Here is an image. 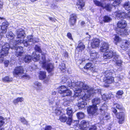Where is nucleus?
I'll return each instance as SVG.
<instances>
[{"mask_svg": "<svg viewBox=\"0 0 130 130\" xmlns=\"http://www.w3.org/2000/svg\"><path fill=\"white\" fill-rule=\"evenodd\" d=\"M6 37L8 38L9 41H12V42L13 39L15 37V35L13 34L12 32L10 31L6 34Z\"/></svg>", "mask_w": 130, "mask_h": 130, "instance_id": "nucleus-30", "label": "nucleus"}, {"mask_svg": "<svg viewBox=\"0 0 130 130\" xmlns=\"http://www.w3.org/2000/svg\"><path fill=\"white\" fill-rule=\"evenodd\" d=\"M124 7L125 9L128 10L130 9V2H126L124 5Z\"/></svg>", "mask_w": 130, "mask_h": 130, "instance_id": "nucleus-39", "label": "nucleus"}, {"mask_svg": "<svg viewBox=\"0 0 130 130\" xmlns=\"http://www.w3.org/2000/svg\"><path fill=\"white\" fill-rule=\"evenodd\" d=\"M10 46L9 44L7 43H4L3 44L2 50L0 51V63L3 62L4 56L8 55Z\"/></svg>", "mask_w": 130, "mask_h": 130, "instance_id": "nucleus-5", "label": "nucleus"}, {"mask_svg": "<svg viewBox=\"0 0 130 130\" xmlns=\"http://www.w3.org/2000/svg\"><path fill=\"white\" fill-rule=\"evenodd\" d=\"M59 67L60 69L61 70V71L62 70H65L66 68L65 67V64L64 63H61V64L60 65Z\"/></svg>", "mask_w": 130, "mask_h": 130, "instance_id": "nucleus-48", "label": "nucleus"}, {"mask_svg": "<svg viewBox=\"0 0 130 130\" xmlns=\"http://www.w3.org/2000/svg\"><path fill=\"white\" fill-rule=\"evenodd\" d=\"M58 92L61 94L62 97L71 95L72 94L71 91L68 89L67 87L62 86L59 87L58 89Z\"/></svg>", "mask_w": 130, "mask_h": 130, "instance_id": "nucleus-8", "label": "nucleus"}, {"mask_svg": "<svg viewBox=\"0 0 130 130\" xmlns=\"http://www.w3.org/2000/svg\"><path fill=\"white\" fill-rule=\"evenodd\" d=\"M24 72L23 68L22 66H19L16 67L14 71V75H19L23 73Z\"/></svg>", "mask_w": 130, "mask_h": 130, "instance_id": "nucleus-18", "label": "nucleus"}, {"mask_svg": "<svg viewBox=\"0 0 130 130\" xmlns=\"http://www.w3.org/2000/svg\"><path fill=\"white\" fill-rule=\"evenodd\" d=\"M73 86L74 87L73 90L74 92V96L77 97L82 96L83 101L78 103L77 106L79 109L84 108L87 104L88 102L90 99L91 95L94 93H101L100 89H95L89 87L86 84L82 82L73 83Z\"/></svg>", "mask_w": 130, "mask_h": 130, "instance_id": "nucleus-1", "label": "nucleus"}, {"mask_svg": "<svg viewBox=\"0 0 130 130\" xmlns=\"http://www.w3.org/2000/svg\"><path fill=\"white\" fill-rule=\"evenodd\" d=\"M113 60L114 61H116V63L117 66H121L122 62L121 60L118 59V58L116 59V60L115 59V58Z\"/></svg>", "mask_w": 130, "mask_h": 130, "instance_id": "nucleus-43", "label": "nucleus"}, {"mask_svg": "<svg viewBox=\"0 0 130 130\" xmlns=\"http://www.w3.org/2000/svg\"><path fill=\"white\" fill-rule=\"evenodd\" d=\"M85 69H89L93 72L96 71V68L91 63H88L86 64L84 67Z\"/></svg>", "mask_w": 130, "mask_h": 130, "instance_id": "nucleus-21", "label": "nucleus"}, {"mask_svg": "<svg viewBox=\"0 0 130 130\" xmlns=\"http://www.w3.org/2000/svg\"><path fill=\"white\" fill-rule=\"evenodd\" d=\"M54 101V99H52V100H51L50 99L49 100V102L50 103L52 104L53 103Z\"/></svg>", "mask_w": 130, "mask_h": 130, "instance_id": "nucleus-60", "label": "nucleus"}, {"mask_svg": "<svg viewBox=\"0 0 130 130\" xmlns=\"http://www.w3.org/2000/svg\"><path fill=\"white\" fill-rule=\"evenodd\" d=\"M9 63V61L8 60H6L5 61L4 64L6 67H7L8 66Z\"/></svg>", "mask_w": 130, "mask_h": 130, "instance_id": "nucleus-57", "label": "nucleus"}, {"mask_svg": "<svg viewBox=\"0 0 130 130\" xmlns=\"http://www.w3.org/2000/svg\"><path fill=\"white\" fill-rule=\"evenodd\" d=\"M121 47L122 49L125 50L126 48L129 45L130 43L126 40H124L121 41Z\"/></svg>", "mask_w": 130, "mask_h": 130, "instance_id": "nucleus-25", "label": "nucleus"}, {"mask_svg": "<svg viewBox=\"0 0 130 130\" xmlns=\"http://www.w3.org/2000/svg\"><path fill=\"white\" fill-rule=\"evenodd\" d=\"M13 80L12 78H9L8 76L5 77L2 79V80L4 82H9Z\"/></svg>", "mask_w": 130, "mask_h": 130, "instance_id": "nucleus-40", "label": "nucleus"}, {"mask_svg": "<svg viewBox=\"0 0 130 130\" xmlns=\"http://www.w3.org/2000/svg\"><path fill=\"white\" fill-rule=\"evenodd\" d=\"M107 109V106L106 104L104 103L102 106L100 108L101 113L102 116L100 118L101 121L102 120H108L110 119V116L109 113L107 112L106 111Z\"/></svg>", "mask_w": 130, "mask_h": 130, "instance_id": "nucleus-7", "label": "nucleus"}, {"mask_svg": "<svg viewBox=\"0 0 130 130\" xmlns=\"http://www.w3.org/2000/svg\"><path fill=\"white\" fill-rule=\"evenodd\" d=\"M68 54L66 52H64L63 54V56L65 57H67L68 56Z\"/></svg>", "mask_w": 130, "mask_h": 130, "instance_id": "nucleus-55", "label": "nucleus"}, {"mask_svg": "<svg viewBox=\"0 0 130 130\" xmlns=\"http://www.w3.org/2000/svg\"><path fill=\"white\" fill-rule=\"evenodd\" d=\"M20 119V121L22 123L25 124H27V121L24 117H21Z\"/></svg>", "mask_w": 130, "mask_h": 130, "instance_id": "nucleus-47", "label": "nucleus"}, {"mask_svg": "<svg viewBox=\"0 0 130 130\" xmlns=\"http://www.w3.org/2000/svg\"><path fill=\"white\" fill-rule=\"evenodd\" d=\"M35 49L37 51L36 52H38L39 53H41L42 58L40 61V63L42 64V67L45 68L47 71L49 73L53 71L54 66L52 64L49 63L46 65L45 58V55L46 54L42 52L41 49L40 47L37 45H36L35 47Z\"/></svg>", "mask_w": 130, "mask_h": 130, "instance_id": "nucleus-2", "label": "nucleus"}, {"mask_svg": "<svg viewBox=\"0 0 130 130\" xmlns=\"http://www.w3.org/2000/svg\"><path fill=\"white\" fill-rule=\"evenodd\" d=\"M91 58L93 59V60H96V58L99 57L98 53L95 51H91L90 53Z\"/></svg>", "mask_w": 130, "mask_h": 130, "instance_id": "nucleus-33", "label": "nucleus"}, {"mask_svg": "<svg viewBox=\"0 0 130 130\" xmlns=\"http://www.w3.org/2000/svg\"><path fill=\"white\" fill-rule=\"evenodd\" d=\"M109 45L108 43L105 42H102L100 48L101 51L104 52L107 51L109 48Z\"/></svg>", "mask_w": 130, "mask_h": 130, "instance_id": "nucleus-24", "label": "nucleus"}, {"mask_svg": "<svg viewBox=\"0 0 130 130\" xmlns=\"http://www.w3.org/2000/svg\"><path fill=\"white\" fill-rule=\"evenodd\" d=\"M117 25L118 28H124L127 26V23L125 21L122 20L118 22Z\"/></svg>", "mask_w": 130, "mask_h": 130, "instance_id": "nucleus-27", "label": "nucleus"}, {"mask_svg": "<svg viewBox=\"0 0 130 130\" xmlns=\"http://www.w3.org/2000/svg\"><path fill=\"white\" fill-rule=\"evenodd\" d=\"M126 15V16L128 17L129 18H130V11L128 12V13L127 14V15L126 14H125Z\"/></svg>", "mask_w": 130, "mask_h": 130, "instance_id": "nucleus-62", "label": "nucleus"}, {"mask_svg": "<svg viewBox=\"0 0 130 130\" xmlns=\"http://www.w3.org/2000/svg\"><path fill=\"white\" fill-rule=\"evenodd\" d=\"M123 93V92L122 90H119L117 92L116 96L118 97V95H122Z\"/></svg>", "mask_w": 130, "mask_h": 130, "instance_id": "nucleus-50", "label": "nucleus"}, {"mask_svg": "<svg viewBox=\"0 0 130 130\" xmlns=\"http://www.w3.org/2000/svg\"><path fill=\"white\" fill-rule=\"evenodd\" d=\"M96 127L95 125L92 126L89 130H96Z\"/></svg>", "mask_w": 130, "mask_h": 130, "instance_id": "nucleus-53", "label": "nucleus"}, {"mask_svg": "<svg viewBox=\"0 0 130 130\" xmlns=\"http://www.w3.org/2000/svg\"><path fill=\"white\" fill-rule=\"evenodd\" d=\"M51 7L52 8H53L55 9H56V8L57 7L56 6V5H55V4L52 5Z\"/></svg>", "mask_w": 130, "mask_h": 130, "instance_id": "nucleus-59", "label": "nucleus"}, {"mask_svg": "<svg viewBox=\"0 0 130 130\" xmlns=\"http://www.w3.org/2000/svg\"><path fill=\"white\" fill-rule=\"evenodd\" d=\"M24 100V99L22 97L18 98L16 99H14L13 102L14 104L16 105L19 102H22Z\"/></svg>", "mask_w": 130, "mask_h": 130, "instance_id": "nucleus-36", "label": "nucleus"}, {"mask_svg": "<svg viewBox=\"0 0 130 130\" xmlns=\"http://www.w3.org/2000/svg\"><path fill=\"white\" fill-rule=\"evenodd\" d=\"M94 4L97 6L102 7L108 11H110L113 6L115 7L118 6L120 3V0H115L113 3L112 5L108 4H106L104 3H102L101 2L96 0L93 1Z\"/></svg>", "mask_w": 130, "mask_h": 130, "instance_id": "nucleus-3", "label": "nucleus"}, {"mask_svg": "<svg viewBox=\"0 0 130 130\" xmlns=\"http://www.w3.org/2000/svg\"><path fill=\"white\" fill-rule=\"evenodd\" d=\"M103 55V58L104 59H110L113 57V59H116L118 58L119 56L116 53L113 52L111 50H108L105 52Z\"/></svg>", "mask_w": 130, "mask_h": 130, "instance_id": "nucleus-9", "label": "nucleus"}, {"mask_svg": "<svg viewBox=\"0 0 130 130\" xmlns=\"http://www.w3.org/2000/svg\"><path fill=\"white\" fill-rule=\"evenodd\" d=\"M0 19L1 20H2L3 21H4L5 20V19L3 17H0Z\"/></svg>", "mask_w": 130, "mask_h": 130, "instance_id": "nucleus-64", "label": "nucleus"}, {"mask_svg": "<svg viewBox=\"0 0 130 130\" xmlns=\"http://www.w3.org/2000/svg\"><path fill=\"white\" fill-rule=\"evenodd\" d=\"M77 117L79 119H82L84 118L85 114L84 113L82 112H79L76 114Z\"/></svg>", "mask_w": 130, "mask_h": 130, "instance_id": "nucleus-38", "label": "nucleus"}, {"mask_svg": "<svg viewBox=\"0 0 130 130\" xmlns=\"http://www.w3.org/2000/svg\"><path fill=\"white\" fill-rule=\"evenodd\" d=\"M40 56L38 52H33L32 55V60L35 61H38L40 59Z\"/></svg>", "mask_w": 130, "mask_h": 130, "instance_id": "nucleus-26", "label": "nucleus"}, {"mask_svg": "<svg viewBox=\"0 0 130 130\" xmlns=\"http://www.w3.org/2000/svg\"><path fill=\"white\" fill-rule=\"evenodd\" d=\"M25 33L24 30L21 28L17 29L16 32V35L17 36L15 42L16 44H20L23 43L25 41L27 40H24Z\"/></svg>", "mask_w": 130, "mask_h": 130, "instance_id": "nucleus-6", "label": "nucleus"}, {"mask_svg": "<svg viewBox=\"0 0 130 130\" xmlns=\"http://www.w3.org/2000/svg\"><path fill=\"white\" fill-rule=\"evenodd\" d=\"M103 20L104 22H108L111 20V19L107 16H105L104 17Z\"/></svg>", "mask_w": 130, "mask_h": 130, "instance_id": "nucleus-46", "label": "nucleus"}, {"mask_svg": "<svg viewBox=\"0 0 130 130\" xmlns=\"http://www.w3.org/2000/svg\"><path fill=\"white\" fill-rule=\"evenodd\" d=\"M34 87L38 91L41 90L42 89L41 83L38 82H36L34 83Z\"/></svg>", "mask_w": 130, "mask_h": 130, "instance_id": "nucleus-28", "label": "nucleus"}, {"mask_svg": "<svg viewBox=\"0 0 130 130\" xmlns=\"http://www.w3.org/2000/svg\"><path fill=\"white\" fill-rule=\"evenodd\" d=\"M98 107L97 106H89L87 108V111L89 114L92 116H95L98 114Z\"/></svg>", "mask_w": 130, "mask_h": 130, "instance_id": "nucleus-12", "label": "nucleus"}, {"mask_svg": "<svg viewBox=\"0 0 130 130\" xmlns=\"http://www.w3.org/2000/svg\"><path fill=\"white\" fill-rule=\"evenodd\" d=\"M115 107L120 111L123 110H124V109L121 105L116 103L114 104L113 107L112 108V110L115 114H116L117 112V110L115 109Z\"/></svg>", "mask_w": 130, "mask_h": 130, "instance_id": "nucleus-22", "label": "nucleus"}, {"mask_svg": "<svg viewBox=\"0 0 130 130\" xmlns=\"http://www.w3.org/2000/svg\"><path fill=\"white\" fill-rule=\"evenodd\" d=\"M67 114L70 116H72V108L70 107L68 108L67 109Z\"/></svg>", "mask_w": 130, "mask_h": 130, "instance_id": "nucleus-44", "label": "nucleus"}, {"mask_svg": "<svg viewBox=\"0 0 130 130\" xmlns=\"http://www.w3.org/2000/svg\"><path fill=\"white\" fill-rule=\"evenodd\" d=\"M8 25V23L7 21H5L3 22L2 25L1 26L2 33L5 34L7 31Z\"/></svg>", "mask_w": 130, "mask_h": 130, "instance_id": "nucleus-15", "label": "nucleus"}, {"mask_svg": "<svg viewBox=\"0 0 130 130\" xmlns=\"http://www.w3.org/2000/svg\"><path fill=\"white\" fill-rule=\"evenodd\" d=\"M85 5V3L83 0H78L77 3V7L80 10L83 9V7Z\"/></svg>", "mask_w": 130, "mask_h": 130, "instance_id": "nucleus-29", "label": "nucleus"}, {"mask_svg": "<svg viewBox=\"0 0 130 130\" xmlns=\"http://www.w3.org/2000/svg\"><path fill=\"white\" fill-rule=\"evenodd\" d=\"M4 119L3 117H0V127L4 123ZM0 130H4V129H0Z\"/></svg>", "mask_w": 130, "mask_h": 130, "instance_id": "nucleus-45", "label": "nucleus"}, {"mask_svg": "<svg viewBox=\"0 0 130 130\" xmlns=\"http://www.w3.org/2000/svg\"><path fill=\"white\" fill-rule=\"evenodd\" d=\"M100 41L99 39L94 38L91 43V46L92 48H95L98 47L100 44Z\"/></svg>", "mask_w": 130, "mask_h": 130, "instance_id": "nucleus-16", "label": "nucleus"}, {"mask_svg": "<svg viewBox=\"0 0 130 130\" xmlns=\"http://www.w3.org/2000/svg\"><path fill=\"white\" fill-rule=\"evenodd\" d=\"M114 14L116 17L119 18L120 19L126 17V15L125 13L123 12L122 11H116L114 13Z\"/></svg>", "mask_w": 130, "mask_h": 130, "instance_id": "nucleus-19", "label": "nucleus"}, {"mask_svg": "<svg viewBox=\"0 0 130 130\" xmlns=\"http://www.w3.org/2000/svg\"><path fill=\"white\" fill-rule=\"evenodd\" d=\"M116 117L119 119V124H122L124 120L125 113L123 112H120L117 113H116Z\"/></svg>", "mask_w": 130, "mask_h": 130, "instance_id": "nucleus-13", "label": "nucleus"}, {"mask_svg": "<svg viewBox=\"0 0 130 130\" xmlns=\"http://www.w3.org/2000/svg\"><path fill=\"white\" fill-rule=\"evenodd\" d=\"M31 57L30 55H26L24 59V61L26 63H28L31 61Z\"/></svg>", "mask_w": 130, "mask_h": 130, "instance_id": "nucleus-35", "label": "nucleus"}, {"mask_svg": "<svg viewBox=\"0 0 130 130\" xmlns=\"http://www.w3.org/2000/svg\"><path fill=\"white\" fill-rule=\"evenodd\" d=\"M72 121V116H70L68 118V120L67 121V123L69 125H70Z\"/></svg>", "mask_w": 130, "mask_h": 130, "instance_id": "nucleus-49", "label": "nucleus"}, {"mask_svg": "<svg viewBox=\"0 0 130 130\" xmlns=\"http://www.w3.org/2000/svg\"><path fill=\"white\" fill-rule=\"evenodd\" d=\"M85 48V46L83 44L80 42L78 45L76 49V51L78 52H81Z\"/></svg>", "mask_w": 130, "mask_h": 130, "instance_id": "nucleus-32", "label": "nucleus"}, {"mask_svg": "<svg viewBox=\"0 0 130 130\" xmlns=\"http://www.w3.org/2000/svg\"><path fill=\"white\" fill-rule=\"evenodd\" d=\"M117 77L119 78L120 79H122L123 78V76L122 75L120 74L119 75H118L117 76Z\"/></svg>", "mask_w": 130, "mask_h": 130, "instance_id": "nucleus-58", "label": "nucleus"}, {"mask_svg": "<svg viewBox=\"0 0 130 130\" xmlns=\"http://www.w3.org/2000/svg\"><path fill=\"white\" fill-rule=\"evenodd\" d=\"M102 99L105 101L107 100L110 99L111 97H113V95L111 93H109L108 94H103L102 95Z\"/></svg>", "mask_w": 130, "mask_h": 130, "instance_id": "nucleus-31", "label": "nucleus"}, {"mask_svg": "<svg viewBox=\"0 0 130 130\" xmlns=\"http://www.w3.org/2000/svg\"><path fill=\"white\" fill-rule=\"evenodd\" d=\"M23 77H24L26 78H29V76L28 75H27L26 74L23 75Z\"/></svg>", "mask_w": 130, "mask_h": 130, "instance_id": "nucleus-61", "label": "nucleus"}, {"mask_svg": "<svg viewBox=\"0 0 130 130\" xmlns=\"http://www.w3.org/2000/svg\"><path fill=\"white\" fill-rule=\"evenodd\" d=\"M67 36L69 39L71 40H73V38L72 37L71 34L70 32H68L67 34Z\"/></svg>", "mask_w": 130, "mask_h": 130, "instance_id": "nucleus-51", "label": "nucleus"}, {"mask_svg": "<svg viewBox=\"0 0 130 130\" xmlns=\"http://www.w3.org/2000/svg\"><path fill=\"white\" fill-rule=\"evenodd\" d=\"M89 123L85 120L81 121V124L79 125V127L80 129L83 130H87L89 126Z\"/></svg>", "mask_w": 130, "mask_h": 130, "instance_id": "nucleus-17", "label": "nucleus"}, {"mask_svg": "<svg viewBox=\"0 0 130 130\" xmlns=\"http://www.w3.org/2000/svg\"><path fill=\"white\" fill-rule=\"evenodd\" d=\"M67 119V117L64 115H62L60 116L59 118V120L62 122H66Z\"/></svg>", "mask_w": 130, "mask_h": 130, "instance_id": "nucleus-41", "label": "nucleus"}, {"mask_svg": "<svg viewBox=\"0 0 130 130\" xmlns=\"http://www.w3.org/2000/svg\"><path fill=\"white\" fill-rule=\"evenodd\" d=\"M33 37L31 35L27 36V41H25L24 43V46H27L30 44H32L33 43L38 42L39 39L38 38H32Z\"/></svg>", "mask_w": 130, "mask_h": 130, "instance_id": "nucleus-10", "label": "nucleus"}, {"mask_svg": "<svg viewBox=\"0 0 130 130\" xmlns=\"http://www.w3.org/2000/svg\"><path fill=\"white\" fill-rule=\"evenodd\" d=\"M58 102L56 103V108L54 109H55V113L57 115H60L61 113V111L60 109L61 108L62 104L60 103V101L58 100Z\"/></svg>", "mask_w": 130, "mask_h": 130, "instance_id": "nucleus-14", "label": "nucleus"}, {"mask_svg": "<svg viewBox=\"0 0 130 130\" xmlns=\"http://www.w3.org/2000/svg\"><path fill=\"white\" fill-rule=\"evenodd\" d=\"M3 2L2 1H0V10L3 8Z\"/></svg>", "mask_w": 130, "mask_h": 130, "instance_id": "nucleus-56", "label": "nucleus"}, {"mask_svg": "<svg viewBox=\"0 0 130 130\" xmlns=\"http://www.w3.org/2000/svg\"><path fill=\"white\" fill-rule=\"evenodd\" d=\"M16 44H16V42L14 43L13 46L12 48L13 49L15 48V53L16 56L17 57L21 56L22 55L23 53V47L20 46L17 47H15V46Z\"/></svg>", "mask_w": 130, "mask_h": 130, "instance_id": "nucleus-11", "label": "nucleus"}, {"mask_svg": "<svg viewBox=\"0 0 130 130\" xmlns=\"http://www.w3.org/2000/svg\"><path fill=\"white\" fill-rule=\"evenodd\" d=\"M93 104L92 105L94 106H97L101 103L100 99L98 97H96L92 101Z\"/></svg>", "mask_w": 130, "mask_h": 130, "instance_id": "nucleus-34", "label": "nucleus"}, {"mask_svg": "<svg viewBox=\"0 0 130 130\" xmlns=\"http://www.w3.org/2000/svg\"><path fill=\"white\" fill-rule=\"evenodd\" d=\"M67 80L68 81L67 82L68 84V86H69V87H70L71 88L73 89L74 87L72 85V84L73 83H76L79 82H73L72 83H71L70 82H69V81H70V80H69V79H67V76H64L62 77V82H63V83H66L67 81Z\"/></svg>", "mask_w": 130, "mask_h": 130, "instance_id": "nucleus-20", "label": "nucleus"}, {"mask_svg": "<svg viewBox=\"0 0 130 130\" xmlns=\"http://www.w3.org/2000/svg\"><path fill=\"white\" fill-rule=\"evenodd\" d=\"M85 24V23L84 21H82L81 22V24L82 26L83 25Z\"/></svg>", "mask_w": 130, "mask_h": 130, "instance_id": "nucleus-63", "label": "nucleus"}, {"mask_svg": "<svg viewBox=\"0 0 130 130\" xmlns=\"http://www.w3.org/2000/svg\"><path fill=\"white\" fill-rule=\"evenodd\" d=\"M77 18L76 14H73L70 15L69 23L71 26H73L75 24Z\"/></svg>", "mask_w": 130, "mask_h": 130, "instance_id": "nucleus-23", "label": "nucleus"}, {"mask_svg": "<svg viewBox=\"0 0 130 130\" xmlns=\"http://www.w3.org/2000/svg\"><path fill=\"white\" fill-rule=\"evenodd\" d=\"M48 18L50 20H51L52 22H55L56 20V19L55 18L51 17H49Z\"/></svg>", "mask_w": 130, "mask_h": 130, "instance_id": "nucleus-54", "label": "nucleus"}, {"mask_svg": "<svg viewBox=\"0 0 130 130\" xmlns=\"http://www.w3.org/2000/svg\"><path fill=\"white\" fill-rule=\"evenodd\" d=\"M52 129V127L50 126H47L45 128L44 130H51Z\"/></svg>", "mask_w": 130, "mask_h": 130, "instance_id": "nucleus-52", "label": "nucleus"}, {"mask_svg": "<svg viewBox=\"0 0 130 130\" xmlns=\"http://www.w3.org/2000/svg\"><path fill=\"white\" fill-rule=\"evenodd\" d=\"M113 72L112 69H108L105 71L103 74L105 77L104 79V82L108 84H111L114 82V77L111 76Z\"/></svg>", "mask_w": 130, "mask_h": 130, "instance_id": "nucleus-4", "label": "nucleus"}, {"mask_svg": "<svg viewBox=\"0 0 130 130\" xmlns=\"http://www.w3.org/2000/svg\"><path fill=\"white\" fill-rule=\"evenodd\" d=\"M39 77L40 79H43L46 77V73L44 72H40Z\"/></svg>", "mask_w": 130, "mask_h": 130, "instance_id": "nucleus-37", "label": "nucleus"}, {"mask_svg": "<svg viewBox=\"0 0 130 130\" xmlns=\"http://www.w3.org/2000/svg\"><path fill=\"white\" fill-rule=\"evenodd\" d=\"M113 40V42L116 44H117V43L120 41L121 40V39L119 37L117 36H115Z\"/></svg>", "mask_w": 130, "mask_h": 130, "instance_id": "nucleus-42", "label": "nucleus"}]
</instances>
